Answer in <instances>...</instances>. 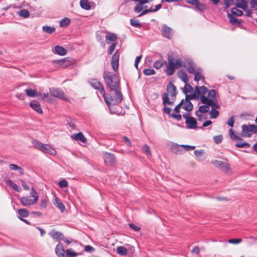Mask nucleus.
I'll list each match as a JSON object with an SVG mask.
<instances>
[{"label": "nucleus", "instance_id": "f257e3e1", "mask_svg": "<svg viewBox=\"0 0 257 257\" xmlns=\"http://www.w3.org/2000/svg\"><path fill=\"white\" fill-rule=\"evenodd\" d=\"M109 92V93H106L105 92V95H102L105 103L109 107L110 105H116L122 101L123 95L120 88L113 89L112 92Z\"/></svg>", "mask_w": 257, "mask_h": 257}, {"label": "nucleus", "instance_id": "f03ea898", "mask_svg": "<svg viewBox=\"0 0 257 257\" xmlns=\"http://www.w3.org/2000/svg\"><path fill=\"white\" fill-rule=\"evenodd\" d=\"M103 78L111 92H112L113 89L120 88V81L116 74L108 71H104L103 74Z\"/></svg>", "mask_w": 257, "mask_h": 257}, {"label": "nucleus", "instance_id": "7ed1b4c3", "mask_svg": "<svg viewBox=\"0 0 257 257\" xmlns=\"http://www.w3.org/2000/svg\"><path fill=\"white\" fill-rule=\"evenodd\" d=\"M168 61L166 72L168 75H173L175 73L176 69L182 67L183 65V61L181 59L179 58L175 60L171 55H168Z\"/></svg>", "mask_w": 257, "mask_h": 257}, {"label": "nucleus", "instance_id": "20e7f679", "mask_svg": "<svg viewBox=\"0 0 257 257\" xmlns=\"http://www.w3.org/2000/svg\"><path fill=\"white\" fill-rule=\"evenodd\" d=\"M38 199L37 193L34 187H32L29 196L23 197L20 199L21 203L25 206L35 204Z\"/></svg>", "mask_w": 257, "mask_h": 257}, {"label": "nucleus", "instance_id": "39448f33", "mask_svg": "<svg viewBox=\"0 0 257 257\" xmlns=\"http://www.w3.org/2000/svg\"><path fill=\"white\" fill-rule=\"evenodd\" d=\"M33 144L37 149H39L43 153L49 154L51 155H55L56 154V150L51 148L49 145L43 144L37 140L33 141Z\"/></svg>", "mask_w": 257, "mask_h": 257}, {"label": "nucleus", "instance_id": "423d86ee", "mask_svg": "<svg viewBox=\"0 0 257 257\" xmlns=\"http://www.w3.org/2000/svg\"><path fill=\"white\" fill-rule=\"evenodd\" d=\"M53 64L56 67H60L62 68H66L75 63V60L70 57H66L60 60H53Z\"/></svg>", "mask_w": 257, "mask_h": 257}, {"label": "nucleus", "instance_id": "0eeeda50", "mask_svg": "<svg viewBox=\"0 0 257 257\" xmlns=\"http://www.w3.org/2000/svg\"><path fill=\"white\" fill-rule=\"evenodd\" d=\"M241 135L243 137H250L252 133H257V125L254 124H243L242 125Z\"/></svg>", "mask_w": 257, "mask_h": 257}, {"label": "nucleus", "instance_id": "6e6552de", "mask_svg": "<svg viewBox=\"0 0 257 257\" xmlns=\"http://www.w3.org/2000/svg\"><path fill=\"white\" fill-rule=\"evenodd\" d=\"M212 163L225 173H228L230 170L229 164L227 162L215 160L213 161Z\"/></svg>", "mask_w": 257, "mask_h": 257}, {"label": "nucleus", "instance_id": "1a4fd4ad", "mask_svg": "<svg viewBox=\"0 0 257 257\" xmlns=\"http://www.w3.org/2000/svg\"><path fill=\"white\" fill-rule=\"evenodd\" d=\"M89 83L94 89L98 90L101 94L105 95V90L102 83L96 79H91L89 81Z\"/></svg>", "mask_w": 257, "mask_h": 257}, {"label": "nucleus", "instance_id": "9d476101", "mask_svg": "<svg viewBox=\"0 0 257 257\" xmlns=\"http://www.w3.org/2000/svg\"><path fill=\"white\" fill-rule=\"evenodd\" d=\"M103 159L105 164L107 166L115 164L116 162L114 155L110 153L105 152L103 154Z\"/></svg>", "mask_w": 257, "mask_h": 257}, {"label": "nucleus", "instance_id": "9b49d317", "mask_svg": "<svg viewBox=\"0 0 257 257\" xmlns=\"http://www.w3.org/2000/svg\"><path fill=\"white\" fill-rule=\"evenodd\" d=\"M208 89L207 87L204 86H196L195 88V92L197 96V98L198 97H200V100L202 102V99L203 97L206 98L205 94L208 92Z\"/></svg>", "mask_w": 257, "mask_h": 257}, {"label": "nucleus", "instance_id": "f8f14e48", "mask_svg": "<svg viewBox=\"0 0 257 257\" xmlns=\"http://www.w3.org/2000/svg\"><path fill=\"white\" fill-rule=\"evenodd\" d=\"M182 66L186 69L188 73L192 74H193L197 69L195 64L191 61L183 62Z\"/></svg>", "mask_w": 257, "mask_h": 257}, {"label": "nucleus", "instance_id": "ddd939ff", "mask_svg": "<svg viewBox=\"0 0 257 257\" xmlns=\"http://www.w3.org/2000/svg\"><path fill=\"white\" fill-rule=\"evenodd\" d=\"M162 34L163 37L171 39L173 35V31L170 27L166 25H163L162 26Z\"/></svg>", "mask_w": 257, "mask_h": 257}, {"label": "nucleus", "instance_id": "4468645a", "mask_svg": "<svg viewBox=\"0 0 257 257\" xmlns=\"http://www.w3.org/2000/svg\"><path fill=\"white\" fill-rule=\"evenodd\" d=\"M50 93L52 95L56 98L61 99H65V94L63 91L58 88H52L50 89Z\"/></svg>", "mask_w": 257, "mask_h": 257}, {"label": "nucleus", "instance_id": "2eb2a0df", "mask_svg": "<svg viewBox=\"0 0 257 257\" xmlns=\"http://www.w3.org/2000/svg\"><path fill=\"white\" fill-rule=\"evenodd\" d=\"M227 18L229 19V23L235 27H239L241 25L242 22V20L234 17L230 13H227Z\"/></svg>", "mask_w": 257, "mask_h": 257}, {"label": "nucleus", "instance_id": "dca6fc26", "mask_svg": "<svg viewBox=\"0 0 257 257\" xmlns=\"http://www.w3.org/2000/svg\"><path fill=\"white\" fill-rule=\"evenodd\" d=\"M167 91L166 93L170 95L171 97H175L177 94L176 87L171 82L167 85Z\"/></svg>", "mask_w": 257, "mask_h": 257}, {"label": "nucleus", "instance_id": "f3484780", "mask_svg": "<svg viewBox=\"0 0 257 257\" xmlns=\"http://www.w3.org/2000/svg\"><path fill=\"white\" fill-rule=\"evenodd\" d=\"M202 103L207 106H211L212 108L213 109L219 108V105L217 103L216 100L207 99L206 98L203 97Z\"/></svg>", "mask_w": 257, "mask_h": 257}, {"label": "nucleus", "instance_id": "a211bd4d", "mask_svg": "<svg viewBox=\"0 0 257 257\" xmlns=\"http://www.w3.org/2000/svg\"><path fill=\"white\" fill-rule=\"evenodd\" d=\"M55 252L59 257H68V255L66 254L62 243H59L57 245Z\"/></svg>", "mask_w": 257, "mask_h": 257}, {"label": "nucleus", "instance_id": "6ab92c4d", "mask_svg": "<svg viewBox=\"0 0 257 257\" xmlns=\"http://www.w3.org/2000/svg\"><path fill=\"white\" fill-rule=\"evenodd\" d=\"M187 127L190 129H196L197 128V122L193 117H190L185 121Z\"/></svg>", "mask_w": 257, "mask_h": 257}, {"label": "nucleus", "instance_id": "aec40b11", "mask_svg": "<svg viewBox=\"0 0 257 257\" xmlns=\"http://www.w3.org/2000/svg\"><path fill=\"white\" fill-rule=\"evenodd\" d=\"M203 71L200 68H197L195 72L193 74L194 75V81L198 82L201 80L203 82H205V78L203 75Z\"/></svg>", "mask_w": 257, "mask_h": 257}, {"label": "nucleus", "instance_id": "412c9836", "mask_svg": "<svg viewBox=\"0 0 257 257\" xmlns=\"http://www.w3.org/2000/svg\"><path fill=\"white\" fill-rule=\"evenodd\" d=\"M235 5L243 11H246L248 8L247 0H235Z\"/></svg>", "mask_w": 257, "mask_h": 257}, {"label": "nucleus", "instance_id": "4be33fe9", "mask_svg": "<svg viewBox=\"0 0 257 257\" xmlns=\"http://www.w3.org/2000/svg\"><path fill=\"white\" fill-rule=\"evenodd\" d=\"M30 106L38 113L40 114H42L43 113L40 104L37 100H32L30 103Z\"/></svg>", "mask_w": 257, "mask_h": 257}, {"label": "nucleus", "instance_id": "5701e85b", "mask_svg": "<svg viewBox=\"0 0 257 257\" xmlns=\"http://www.w3.org/2000/svg\"><path fill=\"white\" fill-rule=\"evenodd\" d=\"M209 106H207L205 104V105H201L199 107V109L196 110L195 112V115L198 117L202 116V115L201 114V113H206L209 110Z\"/></svg>", "mask_w": 257, "mask_h": 257}, {"label": "nucleus", "instance_id": "b1692460", "mask_svg": "<svg viewBox=\"0 0 257 257\" xmlns=\"http://www.w3.org/2000/svg\"><path fill=\"white\" fill-rule=\"evenodd\" d=\"M71 138L76 141H80L83 143H85L86 142V139L84 137L83 134L81 132L72 135L71 136Z\"/></svg>", "mask_w": 257, "mask_h": 257}, {"label": "nucleus", "instance_id": "393cba45", "mask_svg": "<svg viewBox=\"0 0 257 257\" xmlns=\"http://www.w3.org/2000/svg\"><path fill=\"white\" fill-rule=\"evenodd\" d=\"M50 236L53 237V238L57 239V240H62L64 239V235L58 231H53L50 232Z\"/></svg>", "mask_w": 257, "mask_h": 257}, {"label": "nucleus", "instance_id": "a878e982", "mask_svg": "<svg viewBox=\"0 0 257 257\" xmlns=\"http://www.w3.org/2000/svg\"><path fill=\"white\" fill-rule=\"evenodd\" d=\"M163 98V104L164 106H166L167 105H173L174 101H170L168 96V94L167 93H164L162 96Z\"/></svg>", "mask_w": 257, "mask_h": 257}, {"label": "nucleus", "instance_id": "bb28decb", "mask_svg": "<svg viewBox=\"0 0 257 257\" xmlns=\"http://www.w3.org/2000/svg\"><path fill=\"white\" fill-rule=\"evenodd\" d=\"M54 50L56 53L61 56H64L67 53V51L64 48L58 45L54 47Z\"/></svg>", "mask_w": 257, "mask_h": 257}, {"label": "nucleus", "instance_id": "cd10ccee", "mask_svg": "<svg viewBox=\"0 0 257 257\" xmlns=\"http://www.w3.org/2000/svg\"><path fill=\"white\" fill-rule=\"evenodd\" d=\"M178 76L181 80L184 83H188V75L184 70H181L178 72Z\"/></svg>", "mask_w": 257, "mask_h": 257}, {"label": "nucleus", "instance_id": "c85d7f7f", "mask_svg": "<svg viewBox=\"0 0 257 257\" xmlns=\"http://www.w3.org/2000/svg\"><path fill=\"white\" fill-rule=\"evenodd\" d=\"M106 42L107 44L111 42H115L117 40V36L113 33H109L105 36Z\"/></svg>", "mask_w": 257, "mask_h": 257}, {"label": "nucleus", "instance_id": "c756f323", "mask_svg": "<svg viewBox=\"0 0 257 257\" xmlns=\"http://www.w3.org/2000/svg\"><path fill=\"white\" fill-rule=\"evenodd\" d=\"M207 92V97L206 96L207 99L216 100V91L214 89L208 90Z\"/></svg>", "mask_w": 257, "mask_h": 257}, {"label": "nucleus", "instance_id": "7c9ffc66", "mask_svg": "<svg viewBox=\"0 0 257 257\" xmlns=\"http://www.w3.org/2000/svg\"><path fill=\"white\" fill-rule=\"evenodd\" d=\"M184 105L182 106V107L184 109L188 111H191L193 108V104L190 102V101H184Z\"/></svg>", "mask_w": 257, "mask_h": 257}, {"label": "nucleus", "instance_id": "2f4dec72", "mask_svg": "<svg viewBox=\"0 0 257 257\" xmlns=\"http://www.w3.org/2000/svg\"><path fill=\"white\" fill-rule=\"evenodd\" d=\"M116 252L119 255L125 256L127 253V250L124 246H119L116 248Z\"/></svg>", "mask_w": 257, "mask_h": 257}, {"label": "nucleus", "instance_id": "473e14b6", "mask_svg": "<svg viewBox=\"0 0 257 257\" xmlns=\"http://www.w3.org/2000/svg\"><path fill=\"white\" fill-rule=\"evenodd\" d=\"M80 5L82 9L86 10H89L91 8L90 3L88 0H81L80 2Z\"/></svg>", "mask_w": 257, "mask_h": 257}, {"label": "nucleus", "instance_id": "72a5a7b5", "mask_svg": "<svg viewBox=\"0 0 257 257\" xmlns=\"http://www.w3.org/2000/svg\"><path fill=\"white\" fill-rule=\"evenodd\" d=\"M7 182L8 185L12 187L15 191L18 192H21V190L20 187H19L18 185L16 183H14L11 180H8Z\"/></svg>", "mask_w": 257, "mask_h": 257}, {"label": "nucleus", "instance_id": "f704fd0d", "mask_svg": "<svg viewBox=\"0 0 257 257\" xmlns=\"http://www.w3.org/2000/svg\"><path fill=\"white\" fill-rule=\"evenodd\" d=\"M54 204L61 211V212H63L65 210V207L64 205L57 198H56L55 199V202L54 203Z\"/></svg>", "mask_w": 257, "mask_h": 257}, {"label": "nucleus", "instance_id": "c9c22d12", "mask_svg": "<svg viewBox=\"0 0 257 257\" xmlns=\"http://www.w3.org/2000/svg\"><path fill=\"white\" fill-rule=\"evenodd\" d=\"M25 92L29 97H35L38 95L37 91L35 89H32L31 88L26 89Z\"/></svg>", "mask_w": 257, "mask_h": 257}, {"label": "nucleus", "instance_id": "e433bc0d", "mask_svg": "<svg viewBox=\"0 0 257 257\" xmlns=\"http://www.w3.org/2000/svg\"><path fill=\"white\" fill-rule=\"evenodd\" d=\"M9 168L12 170H18L19 171V173L21 175L24 174V171L23 169L20 166L14 164H11L9 165Z\"/></svg>", "mask_w": 257, "mask_h": 257}, {"label": "nucleus", "instance_id": "4c0bfd02", "mask_svg": "<svg viewBox=\"0 0 257 257\" xmlns=\"http://www.w3.org/2000/svg\"><path fill=\"white\" fill-rule=\"evenodd\" d=\"M18 214L23 217H27L29 215V211L25 208L20 209L18 210Z\"/></svg>", "mask_w": 257, "mask_h": 257}, {"label": "nucleus", "instance_id": "58836bf2", "mask_svg": "<svg viewBox=\"0 0 257 257\" xmlns=\"http://www.w3.org/2000/svg\"><path fill=\"white\" fill-rule=\"evenodd\" d=\"M42 30L44 32L48 34H52L55 31V28L48 26H44L42 27Z\"/></svg>", "mask_w": 257, "mask_h": 257}, {"label": "nucleus", "instance_id": "ea45409f", "mask_svg": "<svg viewBox=\"0 0 257 257\" xmlns=\"http://www.w3.org/2000/svg\"><path fill=\"white\" fill-rule=\"evenodd\" d=\"M194 89L189 84H188V83H185V85L184 86V89L183 90V92L185 94H187L188 93H191L193 92Z\"/></svg>", "mask_w": 257, "mask_h": 257}, {"label": "nucleus", "instance_id": "a19ab883", "mask_svg": "<svg viewBox=\"0 0 257 257\" xmlns=\"http://www.w3.org/2000/svg\"><path fill=\"white\" fill-rule=\"evenodd\" d=\"M143 5H144V4H141V3L137 4L135 7L134 11L137 13L141 12L144 9L147 8V6L143 7Z\"/></svg>", "mask_w": 257, "mask_h": 257}, {"label": "nucleus", "instance_id": "79ce46f5", "mask_svg": "<svg viewBox=\"0 0 257 257\" xmlns=\"http://www.w3.org/2000/svg\"><path fill=\"white\" fill-rule=\"evenodd\" d=\"M232 16L234 15L237 17L241 16L243 15V12L242 11L238 10L236 8H233L231 9V13Z\"/></svg>", "mask_w": 257, "mask_h": 257}, {"label": "nucleus", "instance_id": "37998d69", "mask_svg": "<svg viewBox=\"0 0 257 257\" xmlns=\"http://www.w3.org/2000/svg\"><path fill=\"white\" fill-rule=\"evenodd\" d=\"M142 149L143 152L145 153V154L148 157H151L152 156V153L150 149V148L146 144H145L143 145L142 147Z\"/></svg>", "mask_w": 257, "mask_h": 257}, {"label": "nucleus", "instance_id": "c03bdc74", "mask_svg": "<svg viewBox=\"0 0 257 257\" xmlns=\"http://www.w3.org/2000/svg\"><path fill=\"white\" fill-rule=\"evenodd\" d=\"M195 8L198 10L200 11H203L206 9V5L204 4L200 3L199 1L198 0L197 2L195 4Z\"/></svg>", "mask_w": 257, "mask_h": 257}, {"label": "nucleus", "instance_id": "a18cd8bd", "mask_svg": "<svg viewBox=\"0 0 257 257\" xmlns=\"http://www.w3.org/2000/svg\"><path fill=\"white\" fill-rule=\"evenodd\" d=\"M19 15L24 18H27L30 16V12L26 9H23L19 12Z\"/></svg>", "mask_w": 257, "mask_h": 257}, {"label": "nucleus", "instance_id": "49530a36", "mask_svg": "<svg viewBox=\"0 0 257 257\" xmlns=\"http://www.w3.org/2000/svg\"><path fill=\"white\" fill-rule=\"evenodd\" d=\"M229 135L231 139L234 141L242 140V139L237 137L233 132L232 128L229 130Z\"/></svg>", "mask_w": 257, "mask_h": 257}, {"label": "nucleus", "instance_id": "de8ad7c7", "mask_svg": "<svg viewBox=\"0 0 257 257\" xmlns=\"http://www.w3.org/2000/svg\"><path fill=\"white\" fill-rule=\"evenodd\" d=\"M70 23V20L68 18H65L60 21V26L61 27H67Z\"/></svg>", "mask_w": 257, "mask_h": 257}, {"label": "nucleus", "instance_id": "09e8293b", "mask_svg": "<svg viewBox=\"0 0 257 257\" xmlns=\"http://www.w3.org/2000/svg\"><path fill=\"white\" fill-rule=\"evenodd\" d=\"M210 117L211 118H216L219 114V112L218 110H215V109L212 108L211 111L209 112Z\"/></svg>", "mask_w": 257, "mask_h": 257}, {"label": "nucleus", "instance_id": "8fccbe9b", "mask_svg": "<svg viewBox=\"0 0 257 257\" xmlns=\"http://www.w3.org/2000/svg\"><path fill=\"white\" fill-rule=\"evenodd\" d=\"M166 63V61L163 62L162 60H157L154 63V67L157 69H160L163 65L164 63Z\"/></svg>", "mask_w": 257, "mask_h": 257}, {"label": "nucleus", "instance_id": "3c124183", "mask_svg": "<svg viewBox=\"0 0 257 257\" xmlns=\"http://www.w3.org/2000/svg\"><path fill=\"white\" fill-rule=\"evenodd\" d=\"M197 98H198L197 96H196V94L195 91L192 92V94H190L189 95L187 94H186V98H185L186 101H190V100L197 99Z\"/></svg>", "mask_w": 257, "mask_h": 257}, {"label": "nucleus", "instance_id": "603ef678", "mask_svg": "<svg viewBox=\"0 0 257 257\" xmlns=\"http://www.w3.org/2000/svg\"><path fill=\"white\" fill-rule=\"evenodd\" d=\"M235 146L237 148H248L250 147V145L249 144L246 142H238L235 145Z\"/></svg>", "mask_w": 257, "mask_h": 257}, {"label": "nucleus", "instance_id": "864d4df0", "mask_svg": "<svg viewBox=\"0 0 257 257\" xmlns=\"http://www.w3.org/2000/svg\"><path fill=\"white\" fill-rule=\"evenodd\" d=\"M143 73L146 76H150L155 74L156 72L154 69L147 68L143 70Z\"/></svg>", "mask_w": 257, "mask_h": 257}, {"label": "nucleus", "instance_id": "5fc2aeb1", "mask_svg": "<svg viewBox=\"0 0 257 257\" xmlns=\"http://www.w3.org/2000/svg\"><path fill=\"white\" fill-rule=\"evenodd\" d=\"M234 0H223L224 9L226 10L230 7Z\"/></svg>", "mask_w": 257, "mask_h": 257}, {"label": "nucleus", "instance_id": "6e6d98bb", "mask_svg": "<svg viewBox=\"0 0 257 257\" xmlns=\"http://www.w3.org/2000/svg\"><path fill=\"white\" fill-rule=\"evenodd\" d=\"M66 254L68 255V257H75L78 254L74 252L72 249H68L66 250Z\"/></svg>", "mask_w": 257, "mask_h": 257}, {"label": "nucleus", "instance_id": "4d7b16f0", "mask_svg": "<svg viewBox=\"0 0 257 257\" xmlns=\"http://www.w3.org/2000/svg\"><path fill=\"white\" fill-rule=\"evenodd\" d=\"M130 23L132 26L135 27H140L141 26V24L139 22V20L135 19H131Z\"/></svg>", "mask_w": 257, "mask_h": 257}, {"label": "nucleus", "instance_id": "13d9d810", "mask_svg": "<svg viewBox=\"0 0 257 257\" xmlns=\"http://www.w3.org/2000/svg\"><path fill=\"white\" fill-rule=\"evenodd\" d=\"M116 43L114 42L109 47L107 50V53L109 55H111V54H112V53L114 51L115 48L116 46Z\"/></svg>", "mask_w": 257, "mask_h": 257}, {"label": "nucleus", "instance_id": "bf43d9fd", "mask_svg": "<svg viewBox=\"0 0 257 257\" xmlns=\"http://www.w3.org/2000/svg\"><path fill=\"white\" fill-rule=\"evenodd\" d=\"M223 137L222 135L215 136L213 137V140L214 142L217 144L221 143Z\"/></svg>", "mask_w": 257, "mask_h": 257}, {"label": "nucleus", "instance_id": "052dcab7", "mask_svg": "<svg viewBox=\"0 0 257 257\" xmlns=\"http://www.w3.org/2000/svg\"><path fill=\"white\" fill-rule=\"evenodd\" d=\"M119 58V53L118 50H117L112 55L111 61L118 62Z\"/></svg>", "mask_w": 257, "mask_h": 257}, {"label": "nucleus", "instance_id": "680f3d73", "mask_svg": "<svg viewBox=\"0 0 257 257\" xmlns=\"http://www.w3.org/2000/svg\"><path fill=\"white\" fill-rule=\"evenodd\" d=\"M184 104V100L182 99L181 101L174 108V111L176 113H179L180 112V109L181 107H182L183 105Z\"/></svg>", "mask_w": 257, "mask_h": 257}, {"label": "nucleus", "instance_id": "e2e57ef3", "mask_svg": "<svg viewBox=\"0 0 257 257\" xmlns=\"http://www.w3.org/2000/svg\"><path fill=\"white\" fill-rule=\"evenodd\" d=\"M48 204L47 199L46 198H43L41 200L40 206L41 208H45L47 207Z\"/></svg>", "mask_w": 257, "mask_h": 257}, {"label": "nucleus", "instance_id": "0e129e2a", "mask_svg": "<svg viewBox=\"0 0 257 257\" xmlns=\"http://www.w3.org/2000/svg\"><path fill=\"white\" fill-rule=\"evenodd\" d=\"M111 66L115 72H116L118 68V62L113 61L111 60Z\"/></svg>", "mask_w": 257, "mask_h": 257}, {"label": "nucleus", "instance_id": "69168bd1", "mask_svg": "<svg viewBox=\"0 0 257 257\" xmlns=\"http://www.w3.org/2000/svg\"><path fill=\"white\" fill-rule=\"evenodd\" d=\"M242 239L241 238L230 239L228 241L229 243L232 244H238L240 243Z\"/></svg>", "mask_w": 257, "mask_h": 257}, {"label": "nucleus", "instance_id": "338daca9", "mask_svg": "<svg viewBox=\"0 0 257 257\" xmlns=\"http://www.w3.org/2000/svg\"><path fill=\"white\" fill-rule=\"evenodd\" d=\"M68 185V182L65 180H62L59 182V186L61 188L66 187Z\"/></svg>", "mask_w": 257, "mask_h": 257}, {"label": "nucleus", "instance_id": "774afa93", "mask_svg": "<svg viewBox=\"0 0 257 257\" xmlns=\"http://www.w3.org/2000/svg\"><path fill=\"white\" fill-rule=\"evenodd\" d=\"M251 8L255 11H257V0H251Z\"/></svg>", "mask_w": 257, "mask_h": 257}]
</instances>
